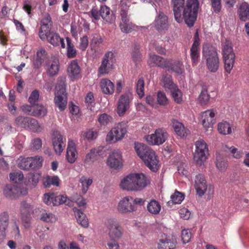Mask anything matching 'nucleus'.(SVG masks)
<instances>
[{
    "mask_svg": "<svg viewBox=\"0 0 249 249\" xmlns=\"http://www.w3.org/2000/svg\"><path fill=\"white\" fill-rule=\"evenodd\" d=\"M194 187L196 194L200 196L207 194L211 195L213 193V188L208 185L204 175L199 174L196 176L194 179Z\"/></svg>",
    "mask_w": 249,
    "mask_h": 249,
    "instance_id": "6e6552de",
    "label": "nucleus"
},
{
    "mask_svg": "<svg viewBox=\"0 0 249 249\" xmlns=\"http://www.w3.org/2000/svg\"><path fill=\"white\" fill-rule=\"evenodd\" d=\"M134 148L137 154L141 159L145 155V151L148 148L145 144L139 142L135 143Z\"/></svg>",
    "mask_w": 249,
    "mask_h": 249,
    "instance_id": "6e6d98bb",
    "label": "nucleus"
},
{
    "mask_svg": "<svg viewBox=\"0 0 249 249\" xmlns=\"http://www.w3.org/2000/svg\"><path fill=\"white\" fill-rule=\"evenodd\" d=\"M55 105L60 110H64L67 104V97L66 91V78L59 77L55 88Z\"/></svg>",
    "mask_w": 249,
    "mask_h": 249,
    "instance_id": "20e7f679",
    "label": "nucleus"
},
{
    "mask_svg": "<svg viewBox=\"0 0 249 249\" xmlns=\"http://www.w3.org/2000/svg\"><path fill=\"white\" fill-rule=\"evenodd\" d=\"M100 12L101 16L107 22L111 23L115 20V16L110 14V9L107 6L102 5L100 7Z\"/></svg>",
    "mask_w": 249,
    "mask_h": 249,
    "instance_id": "f704fd0d",
    "label": "nucleus"
},
{
    "mask_svg": "<svg viewBox=\"0 0 249 249\" xmlns=\"http://www.w3.org/2000/svg\"><path fill=\"white\" fill-rule=\"evenodd\" d=\"M10 179L15 183H20L24 178V176L21 171H16L9 174Z\"/></svg>",
    "mask_w": 249,
    "mask_h": 249,
    "instance_id": "864d4df0",
    "label": "nucleus"
},
{
    "mask_svg": "<svg viewBox=\"0 0 249 249\" xmlns=\"http://www.w3.org/2000/svg\"><path fill=\"white\" fill-rule=\"evenodd\" d=\"M154 25L159 31L167 29L168 27L167 17L162 12H160L155 20Z\"/></svg>",
    "mask_w": 249,
    "mask_h": 249,
    "instance_id": "393cba45",
    "label": "nucleus"
},
{
    "mask_svg": "<svg viewBox=\"0 0 249 249\" xmlns=\"http://www.w3.org/2000/svg\"><path fill=\"white\" fill-rule=\"evenodd\" d=\"M100 87L102 92L107 95H112L115 90L114 83L107 78H103L100 82Z\"/></svg>",
    "mask_w": 249,
    "mask_h": 249,
    "instance_id": "4be33fe9",
    "label": "nucleus"
},
{
    "mask_svg": "<svg viewBox=\"0 0 249 249\" xmlns=\"http://www.w3.org/2000/svg\"><path fill=\"white\" fill-rule=\"evenodd\" d=\"M28 129L34 132H40L43 129V125L35 119L31 118Z\"/></svg>",
    "mask_w": 249,
    "mask_h": 249,
    "instance_id": "09e8293b",
    "label": "nucleus"
},
{
    "mask_svg": "<svg viewBox=\"0 0 249 249\" xmlns=\"http://www.w3.org/2000/svg\"><path fill=\"white\" fill-rule=\"evenodd\" d=\"M120 27L121 31L124 33H129L135 30L136 26L129 21V16L121 17Z\"/></svg>",
    "mask_w": 249,
    "mask_h": 249,
    "instance_id": "c85d7f7f",
    "label": "nucleus"
},
{
    "mask_svg": "<svg viewBox=\"0 0 249 249\" xmlns=\"http://www.w3.org/2000/svg\"><path fill=\"white\" fill-rule=\"evenodd\" d=\"M31 118L19 116L15 119V124L18 127L28 128Z\"/></svg>",
    "mask_w": 249,
    "mask_h": 249,
    "instance_id": "de8ad7c7",
    "label": "nucleus"
},
{
    "mask_svg": "<svg viewBox=\"0 0 249 249\" xmlns=\"http://www.w3.org/2000/svg\"><path fill=\"white\" fill-rule=\"evenodd\" d=\"M31 168H40L42 166L43 158L41 157L36 156L32 157Z\"/></svg>",
    "mask_w": 249,
    "mask_h": 249,
    "instance_id": "69168bd1",
    "label": "nucleus"
},
{
    "mask_svg": "<svg viewBox=\"0 0 249 249\" xmlns=\"http://www.w3.org/2000/svg\"><path fill=\"white\" fill-rule=\"evenodd\" d=\"M199 3L198 0H188L183 10V18L189 26L194 25L197 17Z\"/></svg>",
    "mask_w": 249,
    "mask_h": 249,
    "instance_id": "39448f33",
    "label": "nucleus"
},
{
    "mask_svg": "<svg viewBox=\"0 0 249 249\" xmlns=\"http://www.w3.org/2000/svg\"><path fill=\"white\" fill-rule=\"evenodd\" d=\"M32 157H19L17 160L18 166L22 170H29L31 168Z\"/></svg>",
    "mask_w": 249,
    "mask_h": 249,
    "instance_id": "ea45409f",
    "label": "nucleus"
},
{
    "mask_svg": "<svg viewBox=\"0 0 249 249\" xmlns=\"http://www.w3.org/2000/svg\"><path fill=\"white\" fill-rule=\"evenodd\" d=\"M149 66L154 67L157 66L160 67H169V60L155 54H151L148 61Z\"/></svg>",
    "mask_w": 249,
    "mask_h": 249,
    "instance_id": "5701e85b",
    "label": "nucleus"
},
{
    "mask_svg": "<svg viewBox=\"0 0 249 249\" xmlns=\"http://www.w3.org/2000/svg\"><path fill=\"white\" fill-rule=\"evenodd\" d=\"M211 6L213 12L218 13L221 10V0H210Z\"/></svg>",
    "mask_w": 249,
    "mask_h": 249,
    "instance_id": "774afa93",
    "label": "nucleus"
},
{
    "mask_svg": "<svg viewBox=\"0 0 249 249\" xmlns=\"http://www.w3.org/2000/svg\"><path fill=\"white\" fill-rule=\"evenodd\" d=\"M200 39L198 33L196 32L195 35L194 41L190 49V55L193 64H196L199 57Z\"/></svg>",
    "mask_w": 249,
    "mask_h": 249,
    "instance_id": "6ab92c4d",
    "label": "nucleus"
},
{
    "mask_svg": "<svg viewBox=\"0 0 249 249\" xmlns=\"http://www.w3.org/2000/svg\"><path fill=\"white\" fill-rule=\"evenodd\" d=\"M173 127L176 134L181 138L186 137L190 133L189 130L177 121L173 122Z\"/></svg>",
    "mask_w": 249,
    "mask_h": 249,
    "instance_id": "cd10ccee",
    "label": "nucleus"
},
{
    "mask_svg": "<svg viewBox=\"0 0 249 249\" xmlns=\"http://www.w3.org/2000/svg\"><path fill=\"white\" fill-rule=\"evenodd\" d=\"M132 94L130 92L124 93L120 96L116 108V112L119 116H123L129 109Z\"/></svg>",
    "mask_w": 249,
    "mask_h": 249,
    "instance_id": "ddd939ff",
    "label": "nucleus"
},
{
    "mask_svg": "<svg viewBox=\"0 0 249 249\" xmlns=\"http://www.w3.org/2000/svg\"><path fill=\"white\" fill-rule=\"evenodd\" d=\"M106 226L109 236L113 239H119L123 234V230L119 222L115 219L107 220Z\"/></svg>",
    "mask_w": 249,
    "mask_h": 249,
    "instance_id": "f8f14e48",
    "label": "nucleus"
},
{
    "mask_svg": "<svg viewBox=\"0 0 249 249\" xmlns=\"http://www.w3.org/2000/svg\"><path fill=\"white\" fill-rule=\"evenodd\" d=\"M80 73V68L76 60H72L68 68V74L71 80L77 79Z\"/></svg>",
    "mask_w": 249,
    "mask_h": 249,
    "instance_id": "a878e982",
    "label": "nucleus"
},
{
    "mask_svg": "<svg viewBox=\"0 0 249 249\" xmlns=\"http://www.w3.org/2000/svg\"><path fill=\"white\" fill-rule=\"evenodd\" d=\"M216 166L217 169L220 172L225 171L228 166L227 162L220 158H217L216 161Z\"/></svg>",
    "mask_w": 249,
    "mask_h": 249,
    "instance_id": "338daca9",
    "label": "nucleus"
},
{
    "mask_svg": "<svg viewBox=\"0 0 249 249\" xmlns=\"http://www.w3.org/2000/svg\"><path fill=\"white\" fill-rule=\"evenodd\" d=\"M47 112V108L42 105H36L33 106V116L36 117H44Z\"/></svg>",
    "mask_w": 249,
    "mask_h": 249,
    "instance_id": "a18cd8bd",
    "label": "nucleus"
},
{
    "mask_svg": "<svg viewBox=\"0 0 249 249\" xmlns=\"http://www.w3.org/2000/svg\"><path fill=\"white\" fill-rule=\"evenodd\" d=\"M216 112L213 109L207 110L202 113L201 117L202 120V125L206 130L212 128L214 124V117Z\"/></svg>",
    "mask_w": 249,
    "mask_h": 249,
    "instance_id": "a211bd4d",
    "label": "nucleus"
},
{
    "mask_svg": "<svg viewBox=\"0 0 249 249\" xmlns=\"http://www.w3.org/2000/svg\"><path fill=\"white\" fill-rule=\"evenodd\" d=\"M33 206L26 201L21 202L20 212L22 215H27L29 214L33 211Z\"/></svg>",
    "mask_w": 249,
    "mask_h": 249,
    "instance_id": "052dcab7",
    "label": "nucleus"
},
{
    "mask_svg": "<svg viewBox=\"0 0 249 249\" xmlns=\"http://www.w3.org/2000/svg\"><path fill=\"white\" fill-rule=\"evenodd\" d=\"M59 71V61L57 58L53 59L48 66V73L53 76L57 74Z\"/></svg>",
    "mask_w": 249,
    "mask_h": 249,
    "instance_id": "c03bdc74",
    "label": "nucleus"
},
{
    "mask_svg": "<svg viewBox=\"0 0 249 249\" xmlns=\"http://www.w3.org/2000/svg\"><path fill=\"white\" fill-rule=\"evenodd\" d=\"M171 201L167 202L168 205H170L171 204H180L184 199V195L182 193L176 191L171 196Z\"/></svg>",
    "mask_w": 249,
    "mask_h": 249,
    "instance_id": "79ce46f5",
    "label": "nucleus"
},
{
    "mask_svg": "<svg viewBox=\"0 0 249 249\" xmlns=\"http://www.w3.org/2000/svg\"><path fill=\"white\" fill-rule=\"evenodd\" d=\"M73 210L78 223L84 228L88 227L89 220L85 214L77 208H74Z\"/></svg>",
    "mask_w": 249,
    "mask_h": 249,
    "instance_id": "e433bc0d",
    "label": "nucleus"
},
{
    "mask_svg": "<svg viewBox=\"0 0 249 249\" xmlns=\"http://www.w3.org/2000/svg\"><path fill=\"white\" fill-rule=\"evenodd\" d=\"M41 220L47 223H53L55 222L57 218L55 215L50 212H43L40 216Z\"/></svg>",
    "mask_w": 249,
    "mask_h": 249,
    "instance_id": "3c124183",
    "label": "nucleus"
},
{
    "mask_svg": "<svg viewBox=\"0 0 249 249\" xmlns=\"http://www.w3.org/2000/svg\"><path fill=\"white\" fill-rule=\"evenodd\" d=\"M102 150L103 147H98L90 149L85 156L84 160V163L89 165L93 163L96 160V157L100 155Z\"/></svg>",
    "mask_w": 249,
    "mask_h": 249,
    "instance_id": "b1692460",
    "label": "nucleus"
},
{
    "mask_svg": "<svg viewBox=\"0 0 249 249\" xmlns=\"http://www.w3.org/2000/svg\"><path fill=\"white\" fill-rule=\"evenodd\" d=\"M147 210L151 214L157 215L161 211V205L158 201L153 199L147 204Z\"/></svg>",
    "mask_w": 249,
    "mask_h": 249,
    "instance_id": "58836bf2",
    "label": "nucleus"
},
{
    "mask_svg": "<svg viewBox=\"0 0 249 249\" xmlns=\"http://www.w3.org/2000/svg\"><path fill=\"white\" fill-rule=\"evenodd\" d=\"M195 145L194 160L197 164L201 165L207 159L209 154L208 145L202 139L196 141Z\"/></svg>",
    "mask_w": 249,
    "mask_h": 249,
    "instance_id": "0eeeda50",
    "label": "nucleus"
},
{
    "mask_svg": "<svg viewBox=\"0 0 249 249\" xmlns=\"http://www.w3.org/2000/svg\"><path fill=\"white\" fill-rule=\"evenodd\" d=\"M235 54L223 56L224 64V70L228 73H230L232 70L235 63Z\"/></svg>",
    "mask_w": 249,
    "mask_h": 249,
    "instance_id": "72a5a7b5",
    "label": "nucleus"
},
{
    "mask_svg": "<svg viewBox=\"0 0 249 249\" xmlns=\"http://www.w3.org/2000/svg\"><path fill=\"white\" fill-rule=\"evenodd\" d=\"M98 120L101 125H107L112 122L113 119L110 115L106 113H103L99 116Z\"/></svg>",
    "mask_w": 249,
    "mask_h": 249,
    "instance_id": "bf43d9fd",
    "label": "nucleus"
},
{
    "mask_svg": "<svg viewBox=\"0 0 249 249\" xmlns=\"http://www.w3.org/2000/svg\"><path fill=\"white\" fill-rule=\"evenodd\" d=\"M203 55L206 59V67L212 72H216L219 67V58L216 50L207 45L203 46Z\"/></svg>",
    "mask_w": 249,
    "mask_h": 249,
    "instance_id": "7ed1b4c3",
    "label": "nucleus"
},
{
    "mask_svg": "<svg viewBox=\"0 0 249 249\" xmlns=\"http://www.w3.org/2000/svg\"><path fill=\"white\" fill-rule=\"evenodd\" d=\"M67 41V55L68 58H71L76 57L77 50L75 49L74 45L72 43L71 39L66 38Z\"/></svg>",
    "mask_w": 249,
    "mask_h": 249,
    "instance_id": "49530a36",
    "label": "nucleus"
},
{
    "mask_svg": "<svg viewBox=\"0 0 249 249\" xmlns=\"http://www.w3.org/2000/svg\"><path fill=\"white\" fill-rule=\"evenodd\" d=\"M163 86L169 90L176 87L177 86L173 82L170 75H166L162 79Z\"/></svg>",
    "mask_w": 249,
    "mask_h": 249,
    "instance_id": "680f3d73",
    "label": "nucleus"
},
{
    "mask_svg": "<svg viewBox=\"0 0 249 249\" xmlns=\"http://www.w3.org/2000/svg\"><path fill=\"white\" fill-rule=\"evenodd\" d=\"M27 192L26 188H19L12 184L7 185L3 189L4 196L11 199H15L21 195H26Z\"/></svg>",
    "mask_w": 249,
    "mask_h": 249,
    "instance_id": "4468645a",
    "label": "nucleus"
},
{
    "mask_svg": "<svg viewBox=\"0 0 249 249\" xmlns=\"http://www.w3.org/2000/svg\"><path fill=\"white\" fill-rule=\"evenodd\" d=\"M170 91L174 101L178 104L181 103L183 101L182 93L177 86L172 89Z\"/></svg>",
    "mask_w": 249,
    "mask_h": 249,
    "instance_id": "8fccbe9b",
    "label": "nucleus"
},
{
    "mask_svg": "<svg viewBox=\"0 0 249 249\" xmlns=\"http://www.w3.org/2000/svg\"><path fill=\"white\" fill-rule=\"evenodd\" d=\"M178 74H181L183 71V64L181 61H178L171 63L169 61V67H167Z\"/></svg>",
    "mask_w": 249,
    "mask_h": 249,
    "instance_id": "603ef678",
    "label": "nucleus"
},
{
    "mask_svg": "<svg viewBox=\"0 0 249 249\" xmlns=\"http://www.w3.org/2000/svg\"><path fill=\"white\" fill-rule=\"evenodd\" d=\"M55 193L49 192L44 195L43 197V202L48 205H53V197L55 196Z\"/></svg>",
    "mask_w": 249,
    "mask_h": 249,
    "instance_id": "0e129e2a",
    "label": "nucleus"
},
{
    "mask_svg": "<svg viewBox=\"0 0 249 249\" xmlns=\"http://www.w3.org/2000/svg\"><path fill=\"white\" fill-rule=\"evenodd\" d=\"M9 225V215L6 212L0 214V235L3 237L6 235Z\"/></svg>",
    "mask_w": 249,
    "mask_h": 249,
    "instance_id": "7c9ffc66",
    "label": "nucleus"
},
{
    "mask_svg": "<svg viewBox=\"0 0 249 249\" xmlns=\"http://www.w3.org/2000/svg\"><path fill=\"white\" fill-rule=\"evenodd\" d=\"M174 6V12L176 20L179 23L181 21V11L184 0H172Z\"/></svg>",
    "mask_w": 249,
    "mask_h": 249,
    "instance_id": "473e14b6",
    "label": "nucleus"
},
{
    "mask_svg": "<svg viewBox=\"0 0 249 249\" xmlns=\"http://www.w3.org/2000/svg\"><path fill=\"white\" fill-rule=\"evenodd\" d=\"M12 225L11 227L12 232L15 238H19L21 237L20 230L18 226V220L15 218L12 219Z\"/></svg>",
    "mask_w": 249,
    "mask_h": 249,
    "instance_id": "4d7b16f0",
    "label": "nucleus"
},
{
    "mask_svg": "<svg viewBox=\"0 0 249 249\" xmlns=\"http://www.w3.org/2000/svg\"><path fill=\"white\" fill-rule=\"evenodd\" d=\"M157 103L158 106H160L166 107L169 104V100L167 98L166 94L162 91H158L157 93Z\"/></svg>",
    "mask_w": 249,
    "mask_h": 249,
    "instance_id": "a19ab883",
    "label": "nucleus"
},
{
    "mask_svg": "<svg viewBox=\"0 0 249 249\" xmlns=\"http://www.w3.org/2000/svg\"><path fill=\"white\" fill-rule=\"evenodd\" d=\"M209 99L210 96L207 90L203 88L198 96V101L201 105H205L209 102Z\"/></svg>",
    "mask_w": 249,
    "mask_h": 249,
    "instance_id": "13d9d810",
    "label": "nucleus"
},
{
    "mask_svg": "<svg viewBox=\"0 0 249 249\" xmlns=\"http://www.w3.org/2000/svg\"><path fill=\"white\" fill-rule=\"evenodd\" d=\"M145 200L142 198H134L130 196L122 197L119 201L117 210L121 214H127L135 212L137 209V205L142 206Z\"/></svg>",
    "mask_w": 249,
    "mask_h": 249,
    "instance_id": "f03ea898",
    "label": "nucleus"
},
{
    "mask_svg": "<svg viewBox=\"0 0 249 249\" xmlns=\"http://www.w3.org/2000/svg\"><path fill=\"white\" fill-rule=\"evenodd\" d=\"M237 14L241 20H249V4L246 2H242L238 8Z\"/></svg>",
    "mask_w": 249,
    "mask_h": 249,
    "instance_id": "bb28decb",
    "label": "nucleus"
},
{
    "mask_svg": "<svg viewBox=\"0 0 249 249\" xmlns=\"http://www.w3.org/2000/svg\"><path fill=\"white\" fill-rule=\"evenodd\" d=\"M126 133V126L124 123H120L108 132L106 141L108 143H114L121 140Z\"/></svg>",
    "mask_w": 249,
    "mask_h": 249,
    "instance_id": "423d86ee",
    "label": "nucleus"
},
{
    "mask_svg": "<svg viewBox=\"0 0 249 249\" xmlns=\"http://www.w3.org/2000/svg\"><path fill=\"white\" fill-rule=\"evenodd\" d=\"M177 242L176 240L167 235H162L157 242L158 249H175Z\"/></svg>",
    "mask_w": 249,
    "mask_h": 249,
    "instance_id": "f3484780",
    "label": "nucleus"
},
{
    "mask_svg": "<svg viewBox=\"0 0 249 249\" xmlns=\"http://www.w3.org/2000/svg\"><path fill=\"white\" fill-rule=\"evenodd\" d=\"M145 165L152 171L156 172L160 167V161L155 152L151 148H147L145 155L142 159Z\"/></svg>",
    "mask_w": 249,
    "mask_h": 249,
    "instance_id": "9d476101",
    "label": "nucleus"
},
{
    "mask_svg": "<svg viewBox=\"0 0 249 249\" xmlns=\"http://www.w3.org/2000/svg\"><path fill=\"white\" fill-rule=\"evenodd\" d=\"M168 137V133L162 128L156 129L152 133L145 135L144 140L151 145H160L163 144Z\"/></svg>",
    "mask_w": 249,
    "mask_h": 249,
    "instance_id": "1a4fd4ad",
    "label": "nucleus"
},
{
    "mask_svg": "<svg viewBox=\"0 0 249 249\" xmlns=\"http://www.w3.org/2000/svg\"><path fill=\"white\" fill-rule=\"evenodd\" d=\"M219 132L223 135H228L231 133V125L227 122L223 121L219 123L217 127Z\"/></svg>",
    "mask_w": 249,
    "mask_h": 249,
    "instance_id": "37998d69",
    "label": "nucleus"
},
{
    "mask_svg": "<svg viewBox=\"0 0 249 249\" xmlns=\"http://www.w3.org/2000/svg\"><path fill=\"white\" fill-rule=\"evenodd\" d=\"M149 181L142 173H131L124 178L120 184L121 189L127 191H139L145 188Z\"/></svg>",
    "mask_w": 249,
    "mask_h": 249,
    "instance_id": "f257e3e1",
    "label": "nucleus"
},
{
    "mask_svg": "<svg viewBox=\"0 0 249 249\" xmlns=\"http://www.w3.org/2000/svg\"><path fill=\"white\" fill-rule=\"evenodd\" d=\"M54 150L56 154L60 155L64 148V142L62 136L59 134L54 136L52 139Z\"/></svg>",
    "mask_w": 249,
    "mask_h": 249,
    "instance_id": "2f4dec72",
    "label": "nucleus"
},
{
    "mask_svg": "<svg viewBox=\"0 0 249 249\" xmlns=\"http://www.w3.org/2000/svg\"><path fill=\"white\" fill-rule=\"evenodd\" d=\"M79 182L80 183L79 187L82 193L85 194L89 190L90 186L92 184L93 178L92 177L88 176L83 175L80 178Z\"/></svg>",
    "mask_w": 249,
    "mask_h": 249,
    "instance_id": "c756f323",
    "label": "nucleus"
},
{
    "mask_svg": "<svg viewBox=\"0 0 249 249\" xmlns=\"http://www.w3.org/2000/svg\"><path fill=\"white\" fill-rule=\"evenodd\" d=\"M41 23L39 36L41 40H44L46 38V33L51 30L52 25L51 17L49 15H46L42 19Z\"/></svg>",
    "mask_w": 249,
    "mask_h": 249,
    "instance_id": "aec40b11",
    "label": "nucleus"
},
{
    "mask_svg": "<svg viewBox=\"0 0 249 249\" xmlns=\"http://www.w3.org/2000/svg\"><path fill=\"white\" fill-rule=\"evenodd\" d=\"M122 153L119 150H114L109 155L107 160V164L114 169L119 168L122 165Z\"/></svg>",
    "mask_w": 249,
    "mask_h": 249,
    "instance_id": "dca6fc26",
    "label": "nucleus"
},
{
    "mask_svg": "<svg viewBox=\"0 0 249 249\" xmlns=\"http://www.w3.org/2000/svg\"><path fill=\"white\" fill-rule=\"evenodd\" d=\"M46 38L43 40L47 39L49 43L53 46H58L61 44L62 48L65 47L64 39L61 38L56 33L51 32L50 30L46 33Z\"/></svg>",
    "mask_w": 249,
    "mask_h": 249,
    "instance_id": "412c9836",
    "label": "nucleus"
},
{
    "mask_svg": "<svg viewBox=\"0 0 249 249\" xmlns=\"http://www.w3.org/2000/svg\"><path fill=\"white\" fill-rule=\"evenodd\" d=\"M144 82L143 79L142 78L139 79L136 85V91L140 98H142L144 94Z\"/></svg>",
    "mask_w": 249,
    "mask_h": 249,
    "instance_id": "e2e57ef3",
    "label": "nucleus"
},
{
    "mask_svg": "<svg viewBox=\"0 0 249 249\" xmlns=\"http://www.w3.org/2000/svg\"><path fill=\"white\" fill-rule=\"evenodd\" d=\"M78 157V151L77 145L73 140L69 139L66 148L65 159L66 161L70 163H74Z\"/></svg>",
    "mask_w": 249,
    "mask_h": 249,
    "instance_id": "2eb2a0df",
    "label": "nucleus"
},
{
    "mask_svg": "<svg viewBox=\"0 0 249 249\" xmlns=\"http://www.w3.org/2000/svg\"><path fill=\"white\" fill-rule=\"evenodd\" d=\"M113 53L111 52H107L105 53L98 70V77L108 74L113 69Z\"/></svg>",
    "mask_w": 249,
    "mask_h": 249,
    "instance_id": "9b49d317",
    "label": "nucleus"
},
{
    "mask_svg": "<svg viewBox=\"0 0 249 249\" xmlns=\"http://www.w3.org/2000/svg\"><path fill=\"white\" fill-rule=\"evenodd\" d=\"M43 184L45 188H49L51 185L59 186L60 179L57 176H47L43 178Z\"/></svg>",
    "mask_w": 249,
    "mask_h": 249,
    "instance_id": "c9c22d12",
    "label": "nucleus"
},
{
    "mask_svg": "<svg viewBox=\"0 0 249 249\" xmlns=\"http://www.w3.org/2000/svg\"><path fill=\"white\" fill-rule=\"evenodd\" d=\"M221 46L223 56L235 54L233 50L231 42L230 40L228 39L223 40L222 42Z\"/></svg>",
    "mask_w": 249,
    "mask_h": 249,
    "instance_id": "4c0bfd02",
    "label": "nucleus"
},
{
    "mask_svg": "<svg viewBox=\"0 0 249 249\" xmlns=\"http://www.w3.org/2000/svg\"><path fill=\"white\" fill-rule=\"evenodd\" d=\"M53 198L54 199L53 200V206H59L64 203H66L67 205L69 204V199L66 195H57L55 194Z\"/></svg>",
    "mask_w": 249,
    "mask_h": 249,
    "instance_id": "5fc2aeb1",
    "label": "nucleus"
}]
</instances>
